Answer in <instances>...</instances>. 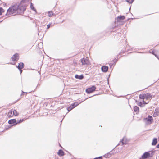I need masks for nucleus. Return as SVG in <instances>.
<instances>
[{
    "instance_id": "obj_43",
    "label": "nucleus",
    "mask_w": 159,
    "mask_h": 159,
    "mask_svg": "<svg viewBox=\"0 0 159 159\" xmlns=\"http://www.w3.org/2000/svg\"><path fill=\"white\" fill-rule=\"evenodd\" d=\"M120 54V53H119V54H118V56Z\"/></svg>"
},
{
    "instance_id": "obj_24",
    "label": "nucleus",
    "mask_w": 159,
    "mask_h": 159,
    "mask_svg": "<svg viewBox=\"0 0 159 159\" xmlns=\"http://www.w3.org/2000/svg\"><path fill=\"white\" fill-rule=\"evenodd\" d=\"M24 120V119H20V120H18L17 121V122H16V124H14L13 125H15L16 124H19V123H21V122H23L24 120Z\"/></svg>"
},
{
    "instance_id": "obj_2",
    "label": "nucleus",
    "mask_w": 159,
    "mask_h": 159,
    "mask_svg": "<svg viewBox=\"0 0 159 159\" xmlns=\"http://www.w3.org/2000/svg\"><path fill=\"white\" fill-rule=\"evenodd\" d=\"M96 89L95 86L93 85L91 87L88 88L86 90V92L87 93L89 94L94 91Z\"/></svg>"
},
{
    "instance_id": "obj_19",
    "label": "nucleus",
    "mask_w": 159,
    "mask_h": 159,
    "mask_svg": "<svg viewBox=\"0 0 159 159\" xmlns=\"http://www.w3.org/2000/svg\"><path fill=\"white\" fill-rule=\"evenodd\" d=\"M13 115L16 116H17L18 115V113L17 111L15 109H12Z\"/></svg>"
},
{
    "instance_id": "obj_22",
    "label": "nucleus",
    "mask_w": 159,
    "mask_h": 159,
    "mask_svg": "<svg viewBox=\"0 0 159 159\" xmlns=\"http://www.w3.org/2000/svg\"><path fill=\"white\" fill-rule=\"evenodd\" d=\"M134 110L135 112H138L139 111V107L137 106H135L134 107Z\"/></svg>"
},
{
    "instance_id": "obj_16",
    "label": "nucleus",
    "mask_w": 159,
    "mask_h": 159,
    "mask_svg": "<svg viewBox=\"0 0 159 159\" xmlns=\"http://www.w3.org/2000/svg\"><path fill=\"white\" fill-rule=\"evenodd\" d=\"M157 139L156 138H154L153 139L152 144V145H155L157 143Z\"/></svg>"
},
{
    "instance_id": "obj_12",
    "label": "nucleus",
    "mask_w": 159,
    "mask_h": 159,
    "mask_svg": "<svg viewBox=\"0 0 159 159\" xmlns=\"http://www.w3.org/2000/svg\"><path fill=\"white\" fill-rule=\"evenodd\" d=\"M145 98L148 100L151 99L152 96L149 93L145 94Z\"/></svg>"
},
{
    "instance_id": "obj_11",
    "label": "nucleus",
    "mask_w": 159,
    "mask_h": 159,
    "mask_svg": "<svg viewBox=\"0 0 159 159\" xmlns=\"http://www.w3.org/2000/svg\"><path fill=\"white\" fill-rule=\"evenodd\" d=\"M75 77L77 79L82 80L83 79L84 76L83 75H76L75 76Z\"/></svg>"
},
{
    "instance_id": "obj_13",
    "label": "nucleus",
    "mask_w": 159,
    "mask_h": 159,
    "mask_svg": "<svg viewBox=\"0 0 159 159\" xmlns=\"http://www.w3.org/2000/svg\"><path fill=\"white\" fill-rule=\"evenodd\" d=\"M8 123L10 124H12L14 123H16V120L15 119H11L8 121Z\"/></svg>"
},
{
    "instance_id": "obj_39",
    "label": "nucleus",
    "mask_w": 159,
    "mask_h": 159,
    "mask_svg": "<svg viewBox=\"0 0 159 159\" xmlns=\"http://www.w3.org/2000/svg\"><path fill=\"white\" fill-rule=\"evenodd\" d=\"M154 55L155 56V57H157V58H158V56H157L156 54H155Z\"/></svg>"
},
{
    "instance_id": "obj_45",
    "label": "nucleus",
    "mask_w": 159,
    "mask_h": 159,
    "mask_svg": "<svg viewBox=\"0 0 159 159\" xmlns=\"http://www.w3.org/2000/svg\"><path fill=\"white\" fill-rule=\"evenodd\" d=\"M1 22V21H0V22Z\"/></svg>"
},
{
    "instance_id": "obj_14",
    "label": "nucleus",
    "mask_w": 159,
    "mask_h": 159,
    "mask_svg": "<svg viewBox=\"0 0 159 159\" xmlns=\"http://www.w3.org/2000/svg\"><path fill=\"white\" fill-rule=\"evenodd\" d=\"M125 138L124 137L122 139V140L117 145V146L119 145H120V143H122L121 145H123L124 144H126V142L125 141Z\"/></svg>"
},
{
    "instance_id": "obj_34",
    "label": "nucleus",
    "mask_w": 159,
    "mask_h": 159,
    "mask_svg": "<svg viewBox=\"0 0 159 159\" xmlns=\"http://www.w3.org/2000/svg\"><path fill=\"white\" fill-rule=\"evenodd\" d=\"M143 104H142V102H139V106H140V107H143Z\"/></svg>"
},
{
    "instance_id": "obj_17",
    "label": "nucleus",
    "mask_w": 159,
    "mask_h": 159,
    "mask_svg": "<svg viewBox=\"0 0 159 159\" xmlns=\"http://www.w3.org/2000/svg\"><path fill=\"white\" fill-rule=\"evenodd\" d=\"M57 154L59 156H62L64 155V152L61 149H60L59 150Z\"/></svg>"
},
{
    "instance_id": "obj_20",
    "label": "nucleus",
    "mask_w": 159,
    "mask_h": 159,
    "mask_svg": "<svg viewBox=\"0 0 159 159\" xmlns=\"http://www.w3.org/2000/svg\"><path fill=\"white\" fill-rule=\"evenodd\" d=\"M139 98L140 99H141L143 100L145 99V94H141L139 95Z\"/></svg>"
},
{
    "instance_id": "obj_38",
    "label": "nucleus",
    "mask_w": 159,
    "mask_h": 159,
    "mask_svg": "<svg viewBox=\"0 0 159 159\" xmlns=\"http://www.w3.org/2000/svg\"><path fill=\"white\" fill-rule=\"evenodd\" d=\"M152 53L153 54V55H154L155 54V53H154V52L153 51H152Z\"/></svg>"
},
{
    "instance_id": "obj_31",
    "label": "nucleus",
    "mask_w": 159,
    "mask_h": 159,
    "mask_svg": "<svg viewBox=\"0 0 159 159\" xmlns=\"http://www.w3.org/2000/svg\"><path fill=\"white\" fill-rule=\"evenodd\" d=\"M51 24L49 23L47 25V29H48L50 27Z\"/></svg>"
},
{
    "instance_id": "obj_26",
    "label": "nucleus",
    "mask_w": 159,
    "mask_h": 159,
    "mask_svg": "<svg viewBox=\"0 0 159 159\" xmlns=\"http://www.w3.org/2000/svg\"><path fill=\"white\" fill-rule=\"evenodd\" d=\"M4 11V10L2 7H0V15H2V13Z\"/></svg>"
},
{
    "instance_id": "obj_27",
    "label": "nucleus",
    "mask_w": 159,
    "mask_h": 159,
    "mask_svg": "<svg viewBox=\"0 0 159 159\" xmlns=\"http://www.w3.org/2000/svg\"><path fill=\"white\" fill-rule=\"evenodd\" d=\"M117 59H115L114 60H113L112 61V62L113 63H111V64H112V65L113 63H116L117 62Z\"/></svg>"
},
{
    "instance_id": "obj_44",
    "label": "nucleus",
    "mask_w": 159,
    "mask_h": 159,
    "mask_svg": "<svg viewBox=\"0 0 159 159\" xmlns=\"http://www.w3.org/2000/svg\"><path fill=\"white\" fill-rule=\"evenodd\" d=\"M120 54V53H119V54H118V56Z\"/></svg>"
},
{
    "instance_id": "obj_7",
    "label": "nucleus",
    "mask_w": 159,
    "mask_h": 159,
    "mask_svg": "<svg viewBox=\"0 0 159 159\" xmlns=\"http://www.w3.org/2000/svg\"><path fill=\"white\" fill-rule=\"evenodd\" d=\"M159 112V108H156L154 111V112L153 114V116L154 117H156L158 116Z\"/></svg>"
},
{
    "instance_id": "obj_25",
    "label": "nucleus",
    "mask_w": 159,
    "mask_h": 159,
    "mask_svg": "<svg viewBox=\"0 0 159 159\" xmlns=\"http://www.w3.org/2000/svg\"><path fill=\"white\" fill-rule=\"evenodd\" d=\"M73 109V107H72L71 105L68 107L67 108V110L68 111V112H69V111H70L71 110H72V109Z\"/></svg>"
},
{
    "instance_id": "obj_42",
    "label": "nucleus",
    "mask_w": 159,
    "mask_h": 159,
    "mask_svg": "<svg viewBox=\"0 0 159 159\" xmlns=\"http://www.w3.org/2000/svg\"><path fill=\"white\" fill-rule=\"evenodd\" d=\"M64 21V20L62 21V22H63V21Z\"/></svg>"
},
{
    "instance_id": "obj_5",
    "label": "nucleus",
    "mask_w": 159,
    "mask_h": 159,
    "mask_svg": "<svg viewBox=\"0 0 159 159\" xmlns=\"http://www.w3.org/2000/svg\"><path fill=\"white\" fill-rule=\"evenodd\" d=\"M19 55L17 53H16L14 54L11 57L13 61H17L19 59Z\"/></svg>"
},
{
    "instance_id": "obj_33",
    "label": "nucleus",
    "mask_w": 159,
    "mask_h": 159,
    "mask_svg": "<svg viewBox=\"0 0 159 159\" xmlns=\"http://www.w3.org/2000/svg\"><path fill=\"white\" fill-rule=\"evenodd\" d=\"M143 104H147L148 102H146L144 100H143Z\"/></svg>"
},
{
    "instance_id": "obj_1",
    "label": "nucleus",
    "mask_w": 159,
    "mask_h": 159,
    "mask_svg": "<svg viewBox=\"0 0 159 159\" xmlns=\"http://www.w3.org/2000/svg\"><path fill=\"white\" fill-rule=\"evenodd\" d=\"M26 0H22L20 3H16L10 7L7 10L6 16L14 14H22L26 10L27 4L25 3Z\"/></svg>"
},
{
    "instance_id": "obj_40",
    "label": "nucleus",
    "mask_w": 159,
    "mask_h": 159,
    "mask_svg": "<svg viewBox=\"0 0 159 159\" xmlns=\"http://www.w3.org/2000/svg\"><path fill=\"white\" fill-rule=\"evenodd\" d=\"M10 64H12V65H14V64H13V63H12L11 62V63H10Z\"/></svg>"
},
{
    "instance_id": "obj_28",
    "label": "nucleus",
    "mask_w": 159,
    "mask_h": 159,
    "mask_svg": "<svg viewBox=\"0 0 159 159\" xmlns=\"http://www.w3.org/2000/svg\"><path fill=\"white\" fill-rule=\"evenodd\" d=\"M134 0H126V1L129 3L131 4L133 2Z\"/></svg>"
},
{
    "instance_id": "obj_41",
    "label": "nucleus",
    "mask_w": 159,
    "mask_h": 159,
    "mask_svg": "<svg viewBox=\"0 0 159 159\" xmlns=\"http://www.w3.org/2000/svg\"><path fill=\"white\" fill-rule=\"evenodd\" d=\"M118 57H119V56L117 55V59H118Z\"/></svg>"
},
{
    "instance_id": "obj_30",
    "label": "nucleus",
    "mask_w": 159,
    "mask_h": 159,
    "mask_svg": "<svg viewBox=\"0 0 159 159\" xmlns=\"http://www.w3.org/2000/svg\"><path fill=\"white\" fill-rule=\"evenodd\" d=\"M93 159H102V156H100L97 157Z\"/></svg>"
},
{
    "instance_id": "obj_10",
    "label": "nucleus",
    "mask_w": 159,
    "mask_h": 159,
    "mask_svg": "<svg viewBox=\"0 0 159 159\" xmlns=\"http://www.w3.org/2000/svg\"><path fill=\"white\" fill-rule=\"evenodd\" d=\"M24 65L23 63L20 62L18 66H16V67L18 69H22L24 67Z\"/></svg>"
},
{
    "instance_id": "obj_8",
    "label": "nucleus",
    "mask_w": 159,
    "mask_h": 159,
    "mask_svg": "<svg viewBox=\"0 0 159 159\" xmlns=\"http://www.w3.org/2000/svg\"><path fill=\"white\" fill-rule=\"evenodd\" d=\"M108 67L106 66H103L101 67V70L104 72H106L108 71Z\"/></svg>"
},
{
    "instance_id": "obj_3",
    "label": "nucleus",
    "mask_w": 159,
    "mask_h": 159,
    "mask_svg": "<svg viewBox=\"0 0 159 159\" xmlns=\"http://www.w3.org/2000/svg\"><path fill=\"white\" fill-rule=\"evenodd\" d=\"M81 62L83 65H88L90 63L87 57L82 59Z\"/></svg>"
},
{
    "instance_id": "obj_23",
    "label": "nucleus",
    "mask_w": 159,
    "mask_h": 159,
    "mask_svg": "<svg viewBox=\"0 0 159 159\" xmlns=\"http://www.w3.org/2000/svg\"><path fill=\"white\" fill-rule=\"evenodd\" d=\"M48 16L49 17H51L52 16H55V15L51 11L48 12Z\"/></svg>"
},
{
    "instance_id": "obj_6",
    "label": "nucleus",
    "mask_w": 159,
    "mask_h": 159,
    "mask_svg": "<svg viewBox=\"0 0 159 159\" xmlns=\"http://www.w3.org/2000/svg\"><path fill=\"white\" fill-rule=\"evenodd\" d=\"M145 121H147L148 123L151 124L153 118L152 116L148 115L147 118H144Z\"/></svg>"
},
{
    "instance_id": "obj_37",
    "label": "nucleus",
    "mask_w": 159,
    "mask_h": 159,
    "mask_svg": "<svg viewBox=\"0 0 159 159\" xmlns=\"http://www.w3.org/2000/svg\"><path fill=\"white\" fill-rule=\"evenodd\" d=\"M156 147L157 148H159V143L157 145Z\"/></svg>"
},
{
    "instance_id": "obj_4",
    "label": "nucleus",
    "mask_w": 159,
    "mask_h": 159,
    "mask_svg": "<svg viewBox=\"0 0 159 159\" xmlns=\"http://www.w3.org/2000/svg\"><path fill=\"white\" fill-rule=\"evenodd\" d=\"M151 157L149 152H145L142 155L141 158H140V159H146Z\"/></svg>"
},
{
    "instance_id": "obj_21",
    "label": "nucleus",
    "mask_w": 159,
    "mask_h": 159,
    "mask_svg": "<svg viewBox=\"0 0 159 159\" xmlns=\"http://www.w3.org/2000/svg\"><path fill=\"white\" fill-rule=\"evenodd\" d=\"M30 7L31 8V9L34 11H35V12L36 11V10L35 9L34 7L33 4L31 2L30 5Z\"/></svg>"
},
{
    "instance_id": "obj_29",
    "label": "nucleus",
    "mask_w": 159,
    "mask_h": 159,
    "mask_svg": "<svg viewBox=\"0 0 159 159\" xmlns=\"http://www.w3.org/2000/svg\"><path fill=\"white\" fill-rule=\"evenodd\" d=\"M86 99L85 100L81 101V102H80L79 103H78V102H74V103L75 105V107L77 106L78 105H79V104L81 102H82L83 101H85Z\"/></svg>"
},
{
    "instance_id": "obj_35",
    "label": "nucleus",
    "mask_w": 159,
    "mask_h": 159,
    "mask_svg": "<svg viewBox=\"0 0 159 159\" xmlns=\"http://www.w3.org/2000/svg\"><path fill=\"white\" fill-rule=\"evenodd\" d=\"M22 94L21 95V96H22V95H23V93H26V94L27 93V92H24L23 91H22Z\"/></svg>"
},
{
    "instance_id": "obj_32",
    "label": "nucleus",
    "mask_w": 159,
    "mask_h": 159,
    "mask_svg": "<svg viewBox=\"0 0 159 159\" xmlns=\"http://www.w3.org/2000/svg\"><path fill=\"white\" fill-rule=\"evenodd\" d=\"M71 106L72 107H73V108H75V107H75V104H74V103H72V104H71Z\"/></svg>"
},
{
    "instance_id": "obj_15",
    "label": "nucleus",
    "mask_w": 159,
    "mask_h": 159,
    "mask_svg": "<svg viewBox=\"0 0 159 159\" xmlns=\"http://www.w3.org/2000/svg\"><path fill=\"white\" fill-rule=\"evenodd\" d=\"M112 154V153H111V151H110L109 152L106 154L104 155V157L106 158H109L111 157V155Z\"/></svg>"
},
{
    "instance_id": "obj_9",
    "label": "nucleus",
    "mask_w": 159,
    "mask_h": 159,
    "mask_svg": "<svg viewBox=\"0 0 159 159\" xmlns=\"http://www.w3.org/2000/svg\"><path fill=\"white\" fill-rule=\"evenodd\" d=\"M125 18V17L124 16H118L116 19L117 21L119 22L122 20H124Z\"/></svg>"
},
{
    "instance_id": "obj_36",
    "label": "nucleus",
    "mask_w": 159,
    "mask_h": 159,
    "mask_svg": "<svg viewBox=\"0 0 159 159\" xmlns=\"http://www.w3.org/2000/svg\"><path fill=\"white\" fill-rule=\"evenodd\" d=\"M20 71V74H21V73L22 72V69H18Z\"/></svg>"
},
{
    "instance_id": "obj_18",
    "label": "nucleus",
    "mask_w": 159,
    "mask_h": 159,
    "mask_svg": "<svg viewBox=\"0 0 159 159\" xmlns=\"http://www.w3.org/2000/svg\"><path fill=\"white\" fill-rule=\"evenodd\" d=\"M7 115L10 117H12L14 115L12 109L9 111Z\"/></svg>"
}]
</instances>
